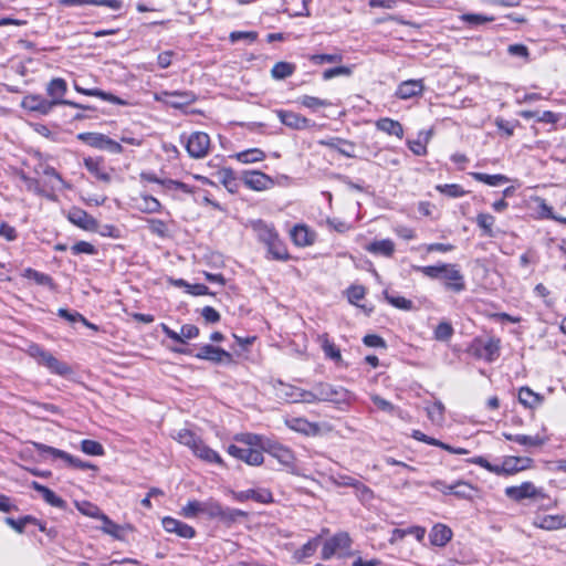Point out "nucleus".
Segmentation results:
<instances>
[{
  "label": "nucleus",
  "mask_w": 566,
  "mask_h": 566,
  "mask_svg": "<svg viewBox=\"0 0 566 566\" xmlns=\"http://www.w3.org/2000/svg\"><path fill=\"white\" fill-rule=\"evenodd\" d=\"M415 270L429 279L442 281L448 291L461 293L467 287L464 275L457 264L439 263L437 265L415 266Z\"/></svg>",
  "instance_id": "obj_1"
},
{
  "label": "nucleus",
  "mask_w": 566,
  "mask_h": 566,
  "mask_svg": "<svg viewBox=\"0 0 566 566\" xmlns=\"http://www.w3.org/2000/svg\"><path fill=\"white\" fill-rule=\"evenodd\" d=\"M27 353L34 358L40 365L46 367L51 373L67 376L72 373L71 367L60 361L51 353L44 350L41 346L32 344L28 347Z\"/></svg>",
  "instance_id": "obj_2"
},
{
  "label": "nucleus",
  "mask_w": 566,
  "mask_h": 566,
  "mask_svg": "<svg viewBox=\"0 0 566 566\" xmlns=\"http://www.w3.org/2000/svg\"><path fill=\"white\" fill-rule=\"evenodd\" d=\"M314 388L316 390V398H318L319 402L325 401L336 405H349L355 398L346 388L327 382H318L314 385Z\"/></svg>",
  "instance_id": "obj_3"
},
{
  "label": "nucleus",
  "mask_w": 566,
  "mask_h": 566,
  "mask_svg": "<svg viewBox=\"0 0 566 566\" xmlns=\"http://www.w3.org/2000/svg\"><path fill=\"white\" fill-rule=\"evenodd\" d=\"M350 545L352 539L347 533H336L324 543L321 556L324 560L331 559L336 554L345 556L348 554Z\"/></svg>",
  "instance_id": "obj_4"
},
{
  "label": "nucleus",
  "mask_w": 566,
  "mask_h": 566,
  "mask_svg": "<svg viewBox=\"0 0 566 566\" xmlns=\"http://www.w3.org/2000/svg\"><path fill=\"white\" fill-rule=\"evenodd\" d=\"M210 148V137L202 132L192 133L186 142V149L190 157L202 158L207 156Z\"/></svg>",
  "instance_id": "obj_5"
},
{
  "label": "nucleus",
  "mask_w": 566,
  "mask_h": 566,
  "mask_svg": "<svg viewBox=\"0 0 566 566\" xmlns=\"http://www.w3.org/2000/svg\"><path fill=\"white\" fill-rule=\"evenodd\" d=\"M228 453L231 457L239 459L249 465H261L264 460L261 451L253 448L238 447L235 444H231L228 447Z\"/></svg>",
  "instance_id": "obj_6"
},
{
  "label": "nucleus",
  "mask_w": 566,
  "mask_h": 566,
  "mask_svg": "<svg viewBox=\"0 0 566 566\" xmlns=\"http://www.w3.org/2000/svg\"><path fill=\"white\" fill-rule=\"evenodd\" d=\"M533 460L527 457H506L499 465V475H512L530 469Z\"/></svg>",
  "instance_id": "obj_7"
},
{
  "label": "nucleus",
  "mask_w": 566,
  "mask_h": 566,
  "mask_svg": "<svg viewBox=\"0 0 566 566\" xmlns=\"http://www.w3.org/2000/svg\"><path fill=\"white\" fill-rule=\"evenodd\" d=\"M275 113L281 123L289 128L303 130L315 126L313 122L301 114L284 109H277Z\"/></svg>",
  "instance_id": "obj_8"
},
{
  "label": "nucleus",
  "mask_w": 566,
  "mask_h": 566,
  "mask_svg": "<svg viewBox=\"0 0 566 566\" xmlns=\"http://www.w3.org/2000/svg\"><path fill=\"white\" fill-rule=\"evenodd\" d=\"M160 327L168 338L180 344H186L187 340L197 338L199 336V328L192 324L182 325L179 333L175 332L164 323L160 325Z\"/></svg>",
  "instance_id": "obj_9"
},
{
  "label": "nucleus",
  "mask_w": 566,
  "mask_h": 566,
  "mask_svg": "<svg viewBox=\"0 0 566 566\" xmlns=\"http://www.w3.org/2000/svg\"><path fill=\"white\" fill-rule=\"evenodd\" d=\"M476 355L488 361L495 360L500 355V339L491 337L486 340L475 339Z\"/></svg>",
  "instance_id": "obj_10"
},
{
  "label": "nucleus",
  "mask_w": 566,
  "mask_h": 566,
  "mask_svg": "<svg viewBox=\"0 0 566 566\" xmlns=\"http://www.w3.org/2000/svg\"><path fill=\"white\" fill-rule=\"evenodd\" d=\"M21 105L23 108L30 112H36L41 115H48L54 108L50 99L36 94L24 96Z\"/></svg>",
  "instance_id": "obj_11"
},
{
  "label": "nucleus",
  "mask_w": 566,
  "mask_h": 566,
  "mask_svg": "<svg viewBox=\"0 0 566 566\" xmlns=\"http://www.w3.org/2000/svg\"><path fill=\"white\" fill-rule=\"evenodd\" d=\"M46 94L50 97V102L53 106L65 105L67 99H64V95L67 92V84L64 78L55 77L52 78L46 85Z\"/></svg>",
  "instance_id": "obj_12"
},
{
  "label": "nucleus",
  "mask_w": 566,
  "mask_h": 566,
  "mask_svg": "<svg viewBox=\"0 0 566 566\" xmlns=\"http://www.w3.org/2000/svg\"><path fill=\"white\" fill-rule=\"evenodd\" d=\"M284 423L291 430L305 436H317L321 431L318 423L301 417L285 418Z\"/></svg>",
  "instance_id": "obj_13"
},
{
  "label": "nucleus",
  "mask_w": 566,
  "mask_h": 566,
  "mask_svg": "<svg viewBox=\"0 0 566 566\" xmlns=\"http://www.w3.org/2000/svg\"><path fill=\"white\" fill-rule=\"evenodd\" d=\"M538 493V490L532 482H523L521 485L507 486L505 489V495L516 502L536 497Z\"/></svg>",
  "instance_id": "obj_14"
},
{
  "label": "nucleus",
  "mask_w": 566,
  "mask_h": 566,
  "mask_svg": "<svg viewBox=\"0 0 566 566\" xmlns=\"http://www.w3.org/2000/svg\"><path fill=\"white\" fill-rule=\"evenodd\" d=\"M234 500L239 502H245L248 500H253L258 503L269 504L273 502V495L268 489H249L244 491L233 492Z\"/></svg>",
  "instance_id": "obj_15"
},
{
  "label": "nucleus",
  "mask_w": 566,
  "mask_h": 566,
  "mask_svg": "<svg viewBox=\"0 0 566 566\" xmlns=\"http://www.w3.org/2000/svg\"><path fill=\"white\" fill-rule=\"evenodd\" d=\"M161 524L165 531L175 533L182 538H192L196 535V531L192 526L170 516L164 517Z\"/></svg>",
  "instance_id": "obj_16"
},
{
  "label": "nucleus",
  "mask_w": 566,
  "mask_h": 566,
  "mask_svg": "<svg viewBox=\"0 0 566 566\" xmlns=\"http://www.w3.org/2000/svg\"><path fill=\"white\" fill-rule=\"evenodd\" d=\"M265 451L285 467L293 468L295 464L293 451L285 446L268 442Z\"/></svg>",
  "instance_id": "obj_17"
},
{
  "label": "nucleus",
  "mask_w": 566,
  "mask_h": 566,
  "mask_svg": "<svg viewBox=\"0 0 566 566\" xmlns=\"http://www.w3.org/2000/svg\"><path fill=\"white\" fill-rule=\"evenodd\" d=\"M196 357L199 359H206L213 363L231 361L232 359L230 353L226 352L220 347H214L212 345H203L202 347H200L199 352L196 354Z\"/></svg>",
  "instance_id": "obj_18"
},
{
  "label": "nucleus",
  "mask_w": 566,
  "mask_h": 566,
  "mask_svg": "<svg viewBox=\"0 0 566 566\" xmlns=\"http://www.w3.org/2000/svg\"><path fill=\"white\" fill-rule=\"evenodd\" d=\"M67 219L73 224L87 230L95 231L97 229V221L90 216L86 211L80 208H74L69 212Z\"/></svg>",
  "instance_id": "obj_19"
},
{
  "label": "nucleus",
  "mask_w": 566,
  "mask_h": 566,
  "mask_svg": "<svg viewBox=\"0 0 566 566\" xmlns=\"http://www.w3.org/2000/svg\"><path fill=\"white\" fill-rule=\"evenodd\" d=\"M243 181L247 187L256 191L265 190L273 185L272 178L261 171L247 172Z\"/></svg>",
  "instance_id": "obj_20"
},
{
  "label": "nucleus",
  "mask_w": 566,
  "mask_h": 566,
  "mask_svg": "<svg viewBox=\"0 0 566 566\" xmlns=\"http://www.w3.org/2000/svg\"><path fill=\"white\" fill-rule=\"evenodd\" d=\"M423 90L422 80H408L399 84L396 96L400 99H408L421 95Z\"/></svg>",
  "instance_id": "obj_21"
},
{
  "label": "nucleus",
  "mask_w": 566,
  "mask_h": 566,
  "mask_svg": "<svg viewBox=\"0 0 566 566\" xmlns=\"http://www.w3.org/2000/svg\"><path fill=\"white\" fill-rule=\"evenodd\" d=\"M532 209L536 212L538 219H552L563 223H566L565 218H559L553 214V209L547 205L546 200L534 196L530 199Z\"/></svg>",
  "instance_id": "obj_22"
},
{
  "label": "nucleus",
  "mask_w": 566,
  "mask_h": 566,
  "mask_svg": "<svg viewBox=\"0 0 566 566\" xmlns=\"http://www.w3.org/2000/svg\"><path fill=\"white\" fill-rule=\"evenodd\" d=\"M74 90L83 95L86 96H94L98 97L103 101L116 104V105H127V102L123 101L116 95H113L111 93L104 92L99 88H84L80 86L76 82H74Z\"/></svg>",
  "instance_id": "obj_23"
},
{
  "label": "nucleus",
  "mask_w": 566,
  "mask_h": 566,
  "mask_svg": "<svg viewBox=\"0 0 566 566\" xmlns=\"http://www.w3.org/2000/svg\"><path fill=\"white\" fill-rule=\"evenodd\" d=\"M430 543L434 546L442 547L452 538V531L444 524H436L430 532Z\"/></svg>",
  "instance_id": "obj_24"
},
{
  "label": "nucleus",
  "mask_w": 566,
  "mask_h": 566,
  "mask_svg": "<svg viewBox=\"0 0 566 566\" xmlns=\"http://www.w3.org/2000/svg\"><path fill=\"white\" fill-rule=\"evenodd\" d=\"M252 229L255 232L258 239L265 245H268L272 240H274L279 235L273 226L262 220L253 221Z\"/></svg>",
  "instance_id": "obj_25"
},
{
  "label": "nucleus",
  "mask_w": 566,
  "mask_h": 566,
  "mask_svg": "<svg viewBox=\"0 0 566 566\" xmlns=\"http://www.w3.org/2000/svg\"><path fill=\"white\" fill-rule=\"evenodd\" d=\"M31 486L32 489H34L35 491H38L39 493H41V495L43 496L44 501L46 503H49L50 505L54 506V507H59V509H65L66 506V502L57 496L52 490H50L49 488L40 484L39 482L36 481H33L31 483Z\"/></svg>",
  "instance_id": "obj_26"
},
{
  "label": "nucleus",
  "mask_w": 566,
  "mask_h": 566,
  "mask_svg": "<svg viewBox=\"0 0 566 566\" xmlns=\"http://www.w3.org/2000/svg\"><path fill=\"white\" fill-rule=\"evenodd\" d=\"M535 525L539 528L554 531L566 527V515H545L539 517Z\"/></svg>",
  "instance_id": "obj_27"
},
{
  "label": "nucleus",
  "mask_w": 566,
  "mask_h": 566,
  "mask_svg": "<svg viewBox=\"0 0 566 566\" xmlns=\"http://www.w3.org/2000/svg\"><path fill=\"white\" fill-rule=\"evenodd\" d=\"M375 125L378 130L388 135H394L400 139L403 137V127L398 120L384 117L378 119Z\"/></svg>",
  "instance_id": "obj_28"
},
{
  "label": "nucleus",
  "mask_w": 566,
  "mask_h": 566,
  "mask_svg": "<svg viewBox=\"0 0 566 566\" xmlns=\"http://www.w3.org/2000/svg\"><path fill=\"white\" fill-rule=\"evenodd\" d=\"M192 453L205 462L217 463L220 465L223 464V461L218 452L208 447L202 440L198 443Z\"/></svg>",
  "instance_id": "obj_29"
},
{
  "label": "nucleus",
  "mask_w": 566,
  "mask_h": 566,
  "mask_svg": "<svg viewBox=\"0 0 566 566\" xmlns=\"http://www.w3.org/2000/svg\"><path fill=\"white\" fill-rule=\"evenodd\" d=\"M291 238L298 247H306L314 242V233L302 224H297L292 229Z\"/></svg>",
  "instance_id": "obj_30"
},
{
  "label": "nucleus",
  "mask_w": 566,
  "mask_h": 566,
  "mask_svg": "<svg viewBox=\"0 0 566 566\" xmlns=\"http://www.w3.org/2000/svg\"><path fill=\"white\" fill-rule=\"evenodd\" d=\"M518 401L526 408L535 409L543 402V397L528 387H522L518 391Z\"/></svg>",
  "instance_id": "obj_31"
},
{
  "label": "nucleus",
  "mask_w": 566,
  "mask_h": 566,
  "mask_svg": "<svg viewBox=\"0 0 566 566\" xmlns=\"http://www.w3.org/2000/svg\"><path fill=\"white\" fill-rule=\"evenodd\" d=\"M276 394L280 398L284 399L286 402L298 403L300 396H301V388L280 381L276 387Z\"/></svg>",
  "instance_id": "obj_32"
},
{
  "label": "nucleus",
  "mask_w": 566,
  "mask_h": 566,
  "mask_svg": "<svg viewBox=\"0 0 566 566\" xmlns=\"http://www.w3.org/2000/svg\"><path fill=\"white\" fill-rule=\"evenodd\" d=\"M317 342L321 344V347L327 358L332 359L337 364L342 361L339 348L333 342L329 340L327 334L318 335Z\"/></svg>",
  "instance_id": "obj_33"
},
{
  "label": "nucleus",
  "mask_w": 566,
  "mask_h": 566,
  "mask_svg": "<svg viewBox=\"0 0 566 566\" xmlns=\"http://www.w3.org/2000/svg\"><path fill=\"white\" fill-rule=\"evenodd\" d=\"M475 491L473 485L460 480L448 486V491H444V494H453L457 497L470 500Z\"/></svg>",
  "instance_id": "obj_34"
},
{
  "label": "nucleus",
  "mask_w": 566,
  "mask_h": 566,
  "mask_svg": "<svg viewBox=\"0 0 566 566\" xmlns=\"http://www.w3.org/2000/svg\"><path fill=\"white\" fill-rule=\"evenodd\" d=\"M366 250L373 254L390 258L395 252V243L390 239L370 242Z\"/></svg>",
  "instance_id": "obj_35"
},
{
  "label": "nucleus",
  "mask_w": 566,
  "mask_h": 566,
  "mask_svg": "<svg viewBox=\"0 0 566 566\" xmlns=\"http://www.w3.org/2000/svg\"><path fill=\"white\" fill-rule=\"evenodd\" d=\"M84 166L98 180H102L104 182L111 181V175L104 169L102 161L99 159L92 157L85 158Z\"/></svg>",
  "instance_id": "obj_36"
},
{
  "label": "nucleus",
  "mask_w": 566,
  "mask_h": 566,
  "mask_svg": "<svg viewBox=\"0 0 566 566\" xmlns=\"http://www.w3.org/2000/svg\"><path fill=\"white\" fill-rule=\"evenodd\" d=\"M171 437L178 441L180 444L188 447L192 452L197 448L198 443L201 441V438L196 436L192 431L188 429H180L175 431Z\"/></svg>",
  "instance_id": "obj_37"
},
{
  "label": "nucleus",
  "mask_w": 566,
  "mask_h": 566,
  "mask_svg": "<svg viewBox=\"0 0 566 566\" xmlns=\"http://www.w3.org/2000/svg\"><path fill=\"white\" fill-rule=\"evenodd\" d=\"M233 157L241 164H254L265 158V153L260 148H250L237 153Z\"/></svg>",
  "instance_id": "obj_38"
},
{
  "label": "nucleus",
  "mask_w": 566,
  "mask_h": 566,
  "mask_svg": "<svg viewBox=\"0 0 566 566\" xmlns=\"http://www.w3.org/2000/svg\"><path fill=\"white\" fill-rule=\"evenodd\" d=\"M161 208V203L150 195H142L137 202V209L145 213L160 212Z\"/></svg>",
  "instance_id": "obj_39"
},
{
  "label": "nucleus",
  "mask_w": 566,
  "mask_h": 566,
  "mask_svg": "<svg viewBox=\"0 0 566 566\" xmlns=\"http://www.w3.org/2000/svg\"><path fill=\"white\" fill-rule=\"evenodd\" d=\"M321 542V536H316L304 544L300 549L295 551L293 557L296 562H303L305 558L315 554Z\"/></svg>",
  "instance_id": "obj_40"
},
{
  "label": "nucleus",
  "mask_w": 566,
  "mask_h": 566,
  "mask_svg": "<svg viewBox=\"0 0 566 566\" xmlns=\"http://www.w3.org/2000/svg\"><path fill=\"white\" fill-rule=\"evenodd\" d=\"M268 253L271 255L272 259L279 260V261H286L290 255L286 250V247L281 241L279 235L272 240L268 245Z\"/></svg>",
  "instance_id": "obj_41"
},
{
  "label": "nucleus",
  "mask_w": 566,
  "mask_h": 566,
  "mask_svg": "<svg viewBox=\"0 0 566 566\" xmlns=\"http://www.w3.org/2000/svg\"><path fill=\"white\" fill-rule=\"evenodd\" d=\"M471 176L474 178V180L483 182L491 187H499L510 181V179L506 176L501 174L488 175L484 172H471Z\"/></svg>",
  "instance_id": "obj_42"
},
{
  "label": "nucleus",
  "mask_w": 566,
  "mask_h": 566,
  "mask_svg": "<svg viewBox=\"0 0 566 566\" xmlns=\"http://www.w3.org/2000/svg\"><path fill=\"white\" fill-rule=\"evenodd\" d=\"M163 95L167 96L166 103L175 108L188 105L192 102V95L187 92H164Z\"/></svg>",
  "instance_id": "obj_43"
},
{
  "label": "nucleus",
  "mask_w": 566,
  "mask_h": 566,
  "mask_svg": "<svg viewBox=\"0 0 566 566\" xmlns=\"http://www.w3.org/2000/svg\"><path fill=\"white\" fill-rule=\"evenodd\" d=\"M149 231L159 237V238H168L170 235L168 223L160 219L149 218L146 219Z\"/></svg>",
  "instance_id": "obj_44"
},
{
  "label": "nucleus",
  "mask_w": 566,
  "mask_h": 566,
  "mask_svg": "<svg viewBox=\"0 0 566 566\" xmlns=\"http://www.w3.org/2000/svg\"><path fill=\"white\" fill-rule=\"evenodd\" d=\"M295 71V65L289 62H277L271 70V75L275 80H284L291 76Z\"/></svg>",
  "instance_id": "obj_45"
},
{
  "label": "nucleus",
  "mask_w": 566,
  "mask_h": 566,
  "mask_svg": "<svg viewBox=\"0 0 566 566\" xmlns=\"http://www.w3.org/2000/svg\"><path fill=\"white\" fill-rule=\"evenodd\" d=\"M106 137V135L99 133H81L77 135L80 140L98 149H103Z\"/></svg>",
  "instance_id": "obj_46"
},
{
  "label": "nucleus",
  "mask_w": 566,
  "mask_h": 566,
  "mask_svg": "<svg viewBox=\"0 0 566 566\" xmlns=\"http://www.w3.org/2000/svg\"><path fill=\"white\" fill-rule=\"evenodd\" d=\"M22 276L34 281L39 285L52 286V279L45 273H41L31 268L24 269Z\"/></svg>",
  "instance_id": "obj_47"
},
{
  "label": "nucleus",
  "mask_w": 566,
  "mask_h": 566,
  "mask_svg": "<svg viewBox=\"0 0 566 566\" xmlns=\"http://www.w3.org/2000/svg\"><path fill=\"white\" fill-rule=\"evenodd\" d=\"M35 174L53 178L61 187H67L66 182L62 179L60 174L51 166L40 163L35 169Z\"/></svg>",
  "instance_id": "obj_48"
},
{
  "label": "nucleus",
  "mask_w": 566,
  "mask_h": 566,
  "mask_svg": "<svg viewBox=\"0 0 566 566\" xmlns=\"http://www.w3.org/2000/svg\"><path fill=\"white\" fill-rule=\"evenodd\" d=\"M237 441L244 443L245 448L252 447H262L264 450L268 447V443H263V438L253 433H241L235 436Z\"/></svg>",
  "instance_id": "obj_49"
},
{
  "label": "nucleus",
  "mask_w": 566,
  "mask_h": 566,
  "mask_svg": "<svg viewBox=\"0 0 566 566\" xmlns=\"http://www.w3.org/2000/svg\"><path fill=\"white\" fill-rule=\"evenodd\" d=\"M443 413H444V406L441 401H436L431 406L427 407V415L429 419L436 423L440 424L443 422Z\"/></svg>",
  "instance_id": "obj_50"
},
{
  "label": "nucleus",
  "mask_w": 566,
  "mask_h": 566,
  "mask_svg": "<svg viewBox=\"0 0 566 566\" xmlns=\"http://www.w3.org/2000/svg\"><path fill=\"white\" fill-rule=\"evenodd\" d=\"M202 514L208 515L211 518H220L222 514V506L219 502L213 499H209L202 502Z\"/></svg>",
  "instance_id": "obj_51"
},
{
  "label": "nucleus",
  "mask_w": 566,
  "mask_h": 566,
  "mask_svg": "<svg viewBox=\"0 0 566 566\" xmlns=\"http://www.w3.org/2000/svg\"><path fill=\"white\" fill-rule=\"evenodd\" d=\"M495 219L490 213H479L476 216V224L484 231L486 235L492 237L493 235V226H494Z\"/></svg>",
  "instance_id": "obj_52"
},
{
  "label": "nucleus",
  "mask_w": 566,
  "mask_h": 566,
  "mask_svg": "<svg viewBox=\"0 0 566 566\" xmlns=\"http://www.w3.org/2000/svg\"><path fill=\"white\" fill-rule=\"evenodd\" d=\"M81 450L88 455H103L104 448L103 446L95 441L85 439L81 442Z\"/></svg>",
  "instance_id": "obj_53"
},
{
  "label": "nucleus",
  "mask_w": 566,
  "mask_h": 566,
  "mask_svg": "<svg viewBox=\"0 0 566 566\" xmlns=\"http://www.w3.org/2000/svg\"><path fill=\"white\" fill-rule=\"evenodd\" d=\"M436 189L450 198H459L465 195V191L462 189V187L457 184L438 185Z\"/></svg>",
  "instance_id": "obj_54"
},
{
  "label": "nucleus",
  "mask_w": 566,
  "mask_h": 566,
  "mask_svg": "<svg viewBox=\"0 0 566 566\" xmlns=\"http://www.w3.org/2000/svg\"><path fill=\"white\" fill-rule=\"evenodd\" d=\"M385 298L387 300V302L389 304H391L392 306H395L399 310L410 311L413 307L412 301L407 300L402 296H395V295L388 294V292H385Z\"/></svg>",
  "instance_id": "obj_55"
},
{
  "label": "nucleus",
  "mask_w": 566,
  "mask_h": 566,
  "mask_svg": "<svg viewBox=\"0 0 566 566\" xmlns=\"http://www.w3.org/2000/svg\"><path fill=\"white\" fill-rule=\"evenodd\" d=\"M34 447L40 453H49L54 458L64 460L65 462H67V460L70 459V453H67L63 450H60V449H56V448H53V447H50V446H46L43 443H34Z\"/></svg>",
  "instance_id": "obj_56"
},
{
  "label": "nucleus",
  "mask_w": 566,
  "mask_h": 566,
  "mask_svg": "<svg viewBox=\"0 0 566 566\" xmlns=\"http://www.w3.org/2000/svg\"><path fill=\"white\" fill-rule=\"evenodd\" d=\"M161 187L165 191L181 190L182 192L186 193L192 192V188L189 185L172 179H164L161 181Z\"/></svg>",
  "instance_id": "obj_57"
},
{
  "label": "nucleus",
  "mask_w": 566,
  "mask_h": 566,
  "mask_svg": "<svg viewBox=\"0 0 566 566\" xmlns=\"http://www.w3.org/2000/svg\"><path fill=\"white\" fill-rule=\"evenodd\" d=\"M463 22L469 24L479 25L488 22L494 21L493 15H484L479 13H464L460 17Z\"/></svg>",
  "instance_id": "obj_58"
},
{
  "label": "nucleus",
  "mask_w": 566,
  "mask_h": 566,
  "mask_svg": "<svg viewBox=\"0 0 566 566\" xmlns=\"http://www.w3.org/2000/svg\"><path fill=\"white\" fill-rule=\"evenodd\" d=\"M202 512V502L192 500L189 501L182 509L181 515L187 518H195L198 514Z\"/></svg>",
  "instance_id": "obj_59"
},
{
  "label": "nucleus",
  "mask_w": 566,
  "mask_h": 566,
  "mask_svg": "<svg viewBox=\"0 0 566 566\" xmlns=\"http://www.w3.org/2000/svg\"><path fill=\"white\" fill-rule=\"evenodd\" d=\"M301 105L307 108L317 109L319 107L329 106L331 103L326 99H321L315 96L304 95L300 98Z\"/></svg>",
  "instance_id": "obj_60"
},
{
  "label": "nucleus",
  "mask_w": 566,
  "mask_h": 566,
  "mask_svg": "<svg viewBox=\"0 0 566 566\" xmlns=\"http://www.w3.org/2000/svg\"><path fill=\"white\" fill-rule=\"evenodd\" d=\"M515 442L524 447H541L545 443V440L541 438L538 434H517V438H515Z\"/></svg>",
  "instance_id": "obj_61"
},
{
  "label": "nucleus",
  "mask_w": 566,
  "mask_h": 566,
  "mask_svg": "<svg viewBox=\"0 0 566 566\" xmlns=\"http://www.w3.org/2000/svg\"><path fill=\"white\" fill-rule=\"evenodd\" d=\"M36 522V518L28 515V516H24L20 520H14L12 517H7L6 518V523L11 526L14 531H17L18 533H22L25 528V525L29 524V523H35Z\"/></svg>",
  "instance_id": "obj_62"
},
{
  "label": "nucleus",
  "mask_w": 566,
  "mask_h": 566,
  "mask_svg": "<svg viewBox=\"0 0 566 566\" xmlns=\"http://www.w3.org/2000/svg\"><path fill=\"white\" fill-rule=\"evenodd\" d=\"M453 335L451 324L441 322L434 329V338L438 340H448Z\"/></svg>",
  "instance_id": "obj_63"
},
{
  "label": "nucleus",
  "mask_w": 566,
  "mask_h": 566,
  "mask_svg": "<svg viewBox=\"0 0 566 566\" xmlns=\"http://www.w3.org/2000/svg\"><path fill=\"white\" fill-rule=\"evenodd\" d=\"M219 180L229 191H234L233 188L235 186V177L233 176V172L230 169H224L220 171Z\"/></svg>",
  "instance_id": "obj_64"
}]
</instances>
